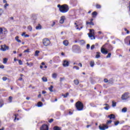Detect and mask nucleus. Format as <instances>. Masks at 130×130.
<instances>
[{
	"label": "nucleus",
	"mask_w": 130,
	"mask_h": 130,
	"mask_svg": "<svg viewBox=\"0 0 130 130\" xmlns=\"http://www.w3.org/2000/svg\"><path fill=\"white\" fill-rule=\"evenodd\" d=\"M3 13H4V10H3V9L0 8V16L1 15H3Z\"/></svg>",
	"instance_id": "72a5a7b5"
},
{
	"label": "nucleus",
	"mask_w": 130,
	"mask_h": 130,
	"mask_svg": "<svg viewBox=\"0 0 130 130\" xmlns=\"http://www.w3.org/2000/svg\"><path fill=\"white\" fill-rule=\"evenodd\" d=\"M38 98H40V97H41V94H39L38 95Z\"/></svg>",
	"instance_id": "e2e57ef3"
},
{
	"label": "nucleus",
	"mask_w": 130,
	"mask_h": 130,
	"mask_svg": "<svg viewBox=\"0 0 130 130\" xmlns=\"http://www.w3.org/2000/svg\"><path fill=\"white\" fill-rule=\"evenodd\" d=\"M40 53V51H39V50L36 51L35 56H38V54H39Z\"/></svg>",
	"instance_id": "aec40b11"
},
{
	"label": "nucleus",
	"mask_w": 130,
	"mask_h": 130,
	"mask_svg": "<svg viewBox=\"0 0 130 130\" xmlns=\"http://www.w3.org/2000/svg\"><path fill=\"white\" fill-rule=\"evenodd\" d=\"M112 122V121L111 120H109L107 121V124H108L109 123H111Z\"/></svg>",
	"instance_id": "3c124183"
},
{
	"label": "nucleus",
	"mask_w": 130,
	"mask_h": 130,
	"mask_svg": "<svg viewBox=\"0 0 130 130\" xmlns=\"http://www.w3.org/2000/svg\"><path fill=\"white\" fill-rule=\"evenodd\" d=\"M42 94H46V91H44V90H43L42 91Z\"/></svg>",
	"instance_id": "bf43d9fd"
},
{
	"label": "nucleus",
	"mask_w": 130,
	"mask_h": 130,
	"mask_svg": "<svg viewBox=\"0 0 130 130\" xmlns=\"http://www.w3.org/2000/svg\"><path fill=\"white\" fill-rule=\"evenodd\" d=\"M128 93H125L123 94H122L121 96L122 100H126L127 98H128Z\"/></svg>",
	"instance_id": "423d86ee"
},
{
	"label": "nucleus",
	"mask_w": 130,
	"mask_h": 130,
	"mask_svg": "<svg viewBox=\"0 0 130 130\" xmlns=\"http://www.w3.org/2000/svg\"><path fill=\"white\" fill-rule=\"evenodd\" d=\"M27 28L28 30H29V31H32V26H28Z\"/></svg>",
	"instance_id": "4c0bfd02"
},
{
	"label": "nucleus",
	"mask_w": 130,
	"mask_h": 130,
	"mask_svg": "<svg viewBox=\"0 0 130 130\" xmlns=\"http://www.w3.org/2000/svg\"><path fill=\"white\" fill-rule=\"evenodd\" d=\"M96 9H101V5H96Z\"/></svg>",
	"instance_id": "e433bc0d"
},
{
	"label": "nucleus",
	"mask_w": 130,
	"mask_h": 130,
	"mask_svg": "<svg viewBox=\"0 0 130 130\" xmlns=\"http://www.w3.org/2000/svg\"><path fill=\"white\" fill-rule=\"evenodd\" d=\"M69 95V92L66 93V94H62V96H63V97L64 98H67V97H68V95Z\"/></svg>",
	"instance_id": "473e14b6"
},
{
	"label": "nucleus",
	"mask_w": 130,
	"mask_h": 130,
	"mask_svg": "<svg viewBox=\"0 0 130 130\" xmlns=\"http://www.w3.org/2000/svg\"><path fill=\"white\" fill-rule=\"evenodd\" d=\"M1 47L0 50H1V51H7V50H9V49H10L9 46H7L6 44L1 45Z\"/></svg>",
	"instance_id": "20e7f679"
},
{
	"label": "nucleus",
	"mask_w": 130,
	"mask_h": 130,
	"mask_svg": "<svg viewBox=\"0 0 130 130\" xmlns=\"http://www.w3.org/2000/svg\"><path fill=\"white\" fill-rule=\"evenodd\" d=\"M42 80L44 82H47V78L46 77H43Z\"/></svg>",
	"instance_id": "b1692460"
},
{
	"label": "nucleus",
	"mask_w": 130,
	"mask_h": 130,
	"mask_svg": "<svg viewBox=\"0 0 130 130\" xmlns=\"http://www.w3.org/2000/svg\"><path fill=\"white\" fill-rule=\"evenodd\" d=\"M92 15L93 16V18H94V16H97V12L96 11H94L92 12Z\"/></svg>",
	"instance_id": "c756f323"
},
{
	"label": "nucleus",
	"mask_w": 130,
	"mask_h": 130,
	"mask_svg": "<svg viewBox=\"0 0 130 130\" xmlns=\"http://www.w3.org/2000/svg\"><path fill=\"white\" fill-rule=\"evenodd\" d=\"M7 61H8V58H4L3 59V63H7Z\"/></svg>",
	"instance_id": "cd10ccee"
},
{
	"label": "nucleus",
	"mask_w": 130,
	"mask_h": 130,
	"mask_svg": "<svg viewBox=\"0 0 130 130\" xmlns=\"http://www.w3.org/2000/svg\"><path fill=\"white\" fill-rule=\"evenodd\" d=\"M64 80V78H60V82H62V80Z\"/></svg>",
	"instance_id": "5fc2aeb1"
},
{
	"label": "nucleus",
	"mask_w": 130,
	"mask_h": 130,
	"mask_svg": "<svg viewBox=\"0 0 130 130\" xmlns=\"http://www.w3.org/2000/svg\"><path fill=\"white\" fill-rule=\"evenodd\" d=\"M78 66H80L81 67V68H82V63H79Z\"/></svg>",
	"instance_id": "774afa93"
},
{
	"label": "nucleus",
	"mask_w": 130,
	"mask_h": 130,
	"mask_svg": "<svg viewBox=\"0 0 130 130\" xmlns=\"http://www.w3.org/2000/svg\"><path fill=\"white\" fill-rule=\"evenodd\" d=\"M63 44L65 46H68L69 45V41L68 40H64L63 41Z\"/></svg>",
	"instance_id": "ddd939ff"
},
{
	"label": "nucleus",
	"mask_w": 130,
	"mask_h": 130,
	"mask_svg": "<svg viewBox=\"0 0 130 130\" xmlns=\"http://www.w3.org/2000/svg\"><path fill=\"white\" fill-rule=\"evenodd\" d=\"M38 107H41L42 106V103L41 102H40L38 103Z\"/></svg>",
	"instance_id": "7c9ffc66"
},
{
	"label": "nucleus",
	"mask_w": 130,
	"mask_h": 130,
	"mask_svg": "<svg viewBox=\"0 0 130 130\" xmlns=\"http://www.w3.org/2000/svg\"><path fill=\"white\" fill-rule=\"evenodd\" d=\"M55 25V22H53V23L52 24V27H53Z\"/></svg>",
	"instance_id": "4d7b16f0"
},
{
	"label": "nucleus",
	"mask_w": 130,
	"mask_h": 130,
	"mask_svg": "<svg viewBox=\"0 0 130 130\" xmlns=\"http://www.w3.org/2000/svg\"><path fill=\"white\" fill-rule=\"evenodd\" d=\"M40 130H48V126L46 124H43L40 127Z\"/></svg>",
	"instance_id": "6e6552de"
},
{
	"label": "nucleus",
	"mask_w": 130,
	"mask_h": 130,
	"mask_svg": "<svg viewBox=\"0 0 130 130\" xmlns=\"http://www.w3.org/2000/svg\"><path fill=\"white\" fill-rule=\"evenodd\" d=\"M3 34H4L5 36L8 34V30H7V29H4V30L3 32Z\"/></svg>",
	"instance_id": "dca6fc26"
},
{
	"label": "nucleus",
	"mask_w": 130,
	"mask_h": 130,
	"mask_svg": "<svg viewBox=\"0 0 130 130\" xmlns=\"http://www.w3.org/2000/svg\"><path fill=\"white\" fill-rule=\"evenodd\" d=\"M3 31H4V29H3V28L0 27V35H1V34H3Z\"/></svg>",
	"instance_id": "c9c22d12"
},
{
	"label": "nucleus",
	"mask_w": 130,
	"mask_h": 130,
	"mask_svg": "<svg viewBox=\"0 0 130 130\" xmlns=\"http://www.w3.org/2000/svg\"><path fill=\"white\" fill-rule=\"evenodd\" d=\"M89 38L93 40L95 39V34L94 33V29H89V33L88 34Z\"/></svg>",
	"instance_id": "7ed1b4c3"
},
{
	"label": "nucleus",
	"mask_w": 130,
	"mask_h": 130,
	"mask_svg": "<svg viewBox=\"0 0 130 130\" xmlns=\"http://www.w3.org/2000/svg\"><path fill=\"white\" fill-rule=\"evenodd\" d=\"M41 28V25H40V24H39L38 25L36 26V29H37V30H40Z\"/></svg>",
	"instance_id": "2eb2a0df"
},
{
	"label": "nucleus",
	"mask_w": 130,
	"mask_h": 130,
	"mask_svg": "<svg viewBox=\"0 0 130 130\" xmlns=\"http://www.w3.org/2000/svg\"><path fill=\"white\" fill-rule=\"evenodd\" d=\"M19 40V37L17 36L15 37V40H16V41H17Z\"/></svg>",
	"instance_id": "6e6d98bb"
},
{
	"label": "nucleus",
	"mask_w": 130,
	"mask_h": 130,
	"mask_svg": "<svg viewBox=\"0 0 130 130\" xmlns=\"http://www.w3.org/2000/svg\"><path fill=\"white\" fill-rule=\"evenodd\" d=\"M7 7H9V4L8 3H6L4 5V8H5V10H7Z\"/></svg>",
	"instance_id": "f704fd0d"
},
{
	"label": "nucleus",
	"mask_w": 130,
	"mask_h": 130,
	"mask_svg": "<svg viewBox=\"0 0 130 130\" xmlns=\"http://www.w3.org/2000/svg\"><path fill=\"white\" fill-rule=\"evenodd\" d=\"M52 76L53 79H56V77H57V74H56V73H54L52 74Z\"/></svg>",
	"instance_id": "412c9836"
},
{
	"label": "nucleus",
	"mask_w": 130,
	"mask_h": 130,
	"mask_svg": "<svg viewBox=\"0 0 130 130\" xmlns=\"http://www.w3.org/2000/svg\"><path fill=\"white\" fill-rule=\"evenodd\" d=\"M86 48H87V49H89V48H90V44H87V45H86Z\"/></svg>",
	"instance_id": "09e8293b"
},
{
	"label": "nucleus",
	"mask_w": 130,
	"mask_h": 130,
	"mask_svg": "<svg viewBox=\"0 0 130 130\" xmlns=\"http://www.w3.org/2000/svg\"><path fill=\"white\" fill-rule=\"evenodd\" d=\"M64 22V16H61L60 18V20L59 21V23L60 24H63Z\"/></svg>",
	"instance_id": "9b49d317"
},
{
	"label": "nucleus",
	"mask_w": 130,
	"mask_h": 130,
	"mask_svg": "<svg viewBox=\"0 0 130 130\" xmlns=\"http://www.w3.org/2000/svg\"><path fill=\"white\" fill-rule=\"evenodd\" d=\"M101 52H102L103 54H107V53H108V50H107V49L105 48L102 47L101 49Z\"/></svg>",
	"instance_id": "0eeeda50"
},
{
	"label": "nucleus",
	"mask_w": 130,
	"mask_h": 130,
	"mask_svg": "<svg viewBox=\"0 0 130 130\" xmlns=\"http://www.w3.org/2000/svg\"><path fill=\"white\" fill-rule=\"evenodd\" d=\"M108 81V84H113V80L112 79H110Z\"/></svg>",
	"instance_id": "c85d7f7f"
},
{
	"label": "nucleus",
	"mask_w": 130,
	"mask_h": 130,
	"mask_svg": "<svg viewBox=\"0 0 130 130\" xmlns=\"http://www.w3.org/2000/svg\"><path fill=\"white\" fill-rule=\"evenodd\" d=\"M17 42H19V43H21V41L20 40H18V41H17Z\"/></svg>",
	"instance_id": "338daca9"
},
{
	"label": "nucleus",
	"mask_w": 130,
	"mask_h": 130,
	"mask_svg": "<svg viewBox=\"0 0 130 130\" xmlns=\"http://www.w3.org/2000/svg\"><path fill=\"white\" fill-rule=\"evenodd\" d=\"M104 105L106 106L104 107V109L106 110H108V109H109V105H108L107 104H105Z\"/></svg>",
	"instance_id": "4468645a"
},
{
	"label": "nucleus",
	"mask_w": 130,
	"mask_h": 130,
	"mask_svg": "<svg viewBox=\"0 0 130 130\" xmlns=\"http://www.w3.org/2000/svg\"><path fill=\"white\" fill-rule=\"evenodd\" d=\"M3 105H4L3 102H0V107H3Z\"/></svg>",
	"instance_id": "8fccbe9b"
},
{
	"label": "nucleus",
	"mask_w": 130,
	"mask_h": 130,
	"mask_svg": "<svg viewBox=\"0 0 130 130\" xmlns=\"http://www.w3.org/2000/svg\"><path fill=\"white\" fill-rule=\"evenodd\" d=\"M25 34H26V32H23L21 35V36H25V35H26Z\"/></svg>",
	"instance_id": "13d9d810"
},
{
	"label": "nucleus",
	"mask_w": 130,
	"mask_h": 130,
	"mask_svg": "<svg viewBox=\"0 0 130 130\" xmlns=\"http://www.w3.org/2000/svg\"><path fill=\"white\" fill-rule=\"evenodd\" d=\"M9 100L10 102H12V100H13V97L12 96H9Z\"/></svg>",
	"instance_id": "ea45409f"
},
{
	"label": "nucleus",
	"mask_w": 130,
	"mask_h": 130,
	"mask_svg": "<svg viewBox=\"0 0 130 130\" xmlns=\"http://www.w3.org/2000/svg\"><path fill=\"white\" fill-rule=\"evenodd\" d=\"M53 119L52 118L49 120V122L50 123H51V122H53Z\"/></svg>",
	"instance_id": "49530a36"
},
{
	"label": "nucleus",
	"mask_w": 130,
	"mask_h": 130,
	"mask_svg": "<svg viewBox=\"0 0 130 130\" xmlns=\"http://www.w3.org/2000/svg\"><path fill=\"white\" fill-rule=\"evenodd\" d=\"M24 37H29V36L28 35H24Z\"/></svg>",
	"instance_id": "69168bd1"
},
{
	"label": "nucleus",
	"mask_w": 130,
	"mask_h": 130,
	"mask_svg": "<svg viewBox=\"0 0 130 130\" xmlns=\"http://www.w3.org/2000/svg\"><path fill=\"white\" fill-rule=\"evenodd\" d=\"M87 25H92V26H94V23L92 21L91 22H86Z\"/></svg>",
	"instance_id": "6ab92c4d"
},
{
	"label": "nucleus",
	"mask_w": 130,
	"mask_h": 130,
	"mask_svg": "<svg viewBox=\"0 0 130 130\" xmlns=\"http://www.w3.org/2000/svg\"><path fill=\"white\" fill-rule=\"evenodd\" d=\"M18 80H19V81H22V77L19 78L18 79Z\"/></svg>",
	"instance_id": "680f3d73"
},
{
	"label": "nucleus",
	"mask_w": 130,
	"mask_h": 130,
	"mask_svg": "<svg viewBox=\"0 0 130 130\" xmlns=\"http://www.w3.org/2000/svg\"><path fill=\"white\" fill-rule=\"evenodd\" d=\"M75 106L79 111H81L82 109L84 108V105H83V103L82 102L78 101L77 102Z\"/></svg>",
	"instance_id": "f03ea898"
},
{
	"label": "nucleus",
	"mask_w": 130,
	"mask_h": 130,
	"mask_svg": "<svg viewBox=\"0 0 130 130\" xmlns=\"http://www.w3.org/2000/svg\"><path fill=\"white\" fill-rule=\"evenodd\" d=\"M100 52H96V55H95V57L96 58H99V57H100Z\"/></svg>",
	"instance_id": "f3484780"
},
{
	"label": "nucleus",
	"mask_w": 130,
	"mask_h": 130,
	"mask_svg": "<svg viewBox=\"0 0 130 130\" xmlns=\"http://www.w3.org/2000/svg\"><path fill=\"white\" fill-rule=\"evenodd\" d=\"M57 8H59V11L61 13H67V12H69V6L67 5H63L62 6L58 5Z\"/></svg>",
	"instance_id": "f257e3e1"
},
{
	"label": "nucleus",
	"mask_w": 130,
	"mask_h": 130,
	"mask_svg": "<svg viewBox=\"0 0 130 130\" xmlns=\"http://www.w3.org/2000/svg\"><path fill=\"white\" fill-rule=\"evenodd\" d=\"M29 49H27L26 50H24L23 52H29Z\"/></svg>",
	"instance_id": "79ce46f5"
},
{
	"label": "nucleus",
	"mask_w": 130,
	"mask_h": 130,
	"mask_svg": "<svg viewBox=\"0 0 130 130\" xmlns=\"http://www.w3.org/2000/svg\"><path fill=\"white\" fill-rule=\"evenodd\" d=\"M4 4H7V1L6 0H3Z\"/></svg>",
	"instance_id": "052dcab7"
},
{
	"label": "nucleus",
	"mask_w": 130,
	"mask_h": 130,
	"mask_svg": "<svg viewBox=\"0 0 130 130\" xmlns=\"http://www.w3.org/2000/svg\"><path fill=\"white\" fill-rule=\"evenodd\" d=\"M0 69H5V66L4 65L0 66Z\"/></svg>",
	"instance_id": "864d4df0"
},
{
	"label": "nucleus",
	"mask_w": 130,
	"mask_h": 130,
	"mask_svg": "<svg viewBox=\"0 0 130 130\" xmlns=\"http://www.w3.org/2000/svg\"><path fill=\"white\" fill-rule=\"evenodd\" d=\"M95 47V45H92L91 46V50H92V49H94V48Z\"/></svg>",
	"instance_id": "c03bdc74"
},
{
	"label": "nucleus",
	"mask_w": 130,
	"mask_h": 130,
	"mask_svg": "<svg viewBox=\"0 0 130 130\" xmlns=\"http://www.w3.org/2000/svg\"><path fill=\"white\" fill-rule=\"evenodd\" d=\"M94 61H91L90 62V67H91V68H93V67H94Z\"/></svg>",
	"instance_id": "bb28decb"
},
{
	"label": "nucleus",
	"mask_w": 130,
	"mask_h": 130,
	"mask_svg": "<svg viewBox=\"0 0 130 130\" xmlns=\"http://www.w3.org/2000/svg\"><path fill=\"white\" fill-rule=\"evenodd\" d=\"M4 129H5V127H2V128L0 129V130H4Z\"/></svg>",
	"instance_id": "0e129e2a"
},
{
	"label": "nucleus",
	"mask_w": 130,
	"mask_h": 130,
	"mask_svg": "<svg viewBox=\"0 0 130 130\" xmlns=\"http://www.w3.org/2000/svg\"><path fill=\"white\" fill-rule=\"evenodd\" d=\"M124 30H125V31H126L127 34H128V33H129V31L127 30V29L124 28Z\"/></svg>",
	"instance_id": "603ef678"
},
{
	"label": "nucleus",
	"mask_w": 130,
	"mask_h": 130,
	"mask_svg": "<svg viewBox=\"0 0 130 130\" xmlns=\"http://www.w3.org/2000/svg\"><path fill=\"white\" fill-rule=\"evenodd\" d=\"M108 117L110 118V119H115V116L114 114H110L108 116Z\"/></svg>",
	"instance_id": "f8f14e48"
},
{
	"label": "nucleus",
	"mask_w": 130,
	"mask_h": 130,
	"mask_svg": "<svg viewBox=\"0 0 130 130\" xmlns=\"http://www.w3.org/2000/svg\"><path fill=\"white\" fill-rule=\"evenodd\" d=\"M111 56V53H109L108 54V55L106 56V57H107V58H110Z\"/></svg>",
	"instance_id": "2f4dec72"
},
{
	"label": "nucleus",
	"mask_w": 130,
	"mask_h": 130,
	"mask_svg": "<svg viewBox=\"0 0 130 130\" xmlns=\"http://www.w3.org/2000/svg\"><path fill=\"white\" fill-rule=\"evenodd\" d=\"M54 130H60V127L57 126H55L53 128Z\"/></svg>",
	"instance_id": "4be33fe9"
},
{
	"label": "nucleus",
	"mask_w": 130,
	"mask_h": 130,
	"mask_svg": "<svg viewBox=\"0 0 130 130\" xmlns=\"http://www.w3.org/2000/svg\"><path fill=\"white\" fill-rule=\"evenodd\" d=\"M73 69H76V70H78L79 68V67H78V66H74L73 67Z\"/></svg>",
	"instance_id": "37998d69"
},
{
	"label": "nucleus",
	"mask_w": 130,
	"mask_h": 130,
	"mask_svg": "<svg viewBox=\"0 0 130 130\" xmlns=\"http://www.w3.org/2000/svg\"><path fill=\"white\" fill-rule=\"evenodd\" d=\"M69 66H70V63H69V61H67L66 60H64L63 61V66L69 67Z\"/></svg>",
	"instance_id": "9d476101"
},
{
	"label": "nucleus",
	"mask_w": 130,
	"mask_h": 130,
	"mask_svg": "<svg viewBox=\"0 0 130 130\" xmlns=\"http://www.w3.org/2000/svg\"><path fill=\"white\" fill-rule=\"evenodd\" d=\"M126 111H127V109H126V108H123L122 109V112L125 113V112H126Z\"/></svg>",
	"instance_id": "a878e982"
},
{
	"label": "nucleus",
	"mask_w": 130,
	"mask_h": 130,
	"mask_svg": "<svg viewBox=\"0 0 130 130\" xmlns=\"http://www.w3.org/2000/svg\"><path fill=\"white\" fill-rule=\"evenodd\" d=\"M104 82L105 83H108V79L106 78L104 79Z\"/></svg>",
	"instance_id": "a18cd8bd"
},
{
	"label": "nucleus",
	"mask_w": 130,
	"mask_h": 130,
	"mask_svg": "<svg viewBox=\"0 0 130 130\" xmlns=\"http://www.w3.org/2000/svg\"><path fill=\"white\" fill-rule=\"evenodd\" d=\"M18 62L20 66H22V64H23V62L21 60H18Z\"/></svg>",
	"instance_id": "a19ab883"
},
{
	"label": "nucleus",
	"mask_w": 130,
	"mask_h": 130,
	"mask_svg": "<svg viewBox=\"0 0 130 130\" xmlns=\"http://www.w3.org/2000/svg\"><path fill=\"white\" fill-rule=\"evenodd\" d=\"M74 84H75V85H79V80H75L74 81Z\"/></svg>",
	"instance_id": "393cba45"
},
{
	"label": "nucleus",
	"mask_w": 130,
	"mask_h": 130,
	"mask_svg": "<svg viewBox=\"0 0 130 130\" xmlns=\"http://www.w3.org/2000/svg\"><path fill=\"white\" fill-rule=\"evenodd\" d=\"M112 107H115L116 106V102H115L114 101L112 102Z\"/></svg>",
	"instance_id": "a211bd4d"
},
{
	"label": "nucleus",
	"mask_w": 130,
	"mask_h": 130,
	"mask_svg": "<svg viewBox=\"0 0 130 130\" xmlns=\"http://www.w3.org/2000/svg\"><path fill=\"white\" fill-rule=\"evenodd\" d=\"M119 124V122L118 121H117L114 122L115 125H118Z\"/></svg>",
	"instance_id": "58836bf2"
},
{
	"label": "nucleus",
	"mask_w": 130,
	"mask_h": 130,
	"mask_svg": "<svg viewBox=\"0 0 130 130\" xmlns=\"http://www.w3.org/2000/svg\"><path fill=\"white\" fill-rule=\"evenodd\" d=\"M8 78H7V77H4L3 78V81H7V79Z\"/></svg>",
	"instance_id": "de8ad7c7"
},
{
	"label": "nucleus",
	"mask_w": 130,
	"mask_h": 130,
	"mask_svg": "<svg viewBox=\"0 0 130 130\" xmlns=\"http://www.w3.org/2000/svg\"><path fill=\"white\" fill-rule=\"evenodd\" d=\"M99 128L101 130H105L108 128V126L104 125V126H99Z\"/></svg>",
	"instance_id": "1a4fd4ad"
},
{
	"label": "nucleus",
	"mask_w": 130,
	"mask_h": 130,
	"mask_svg": "<svg viewBox=\"0 0 130 130\" xmlns=\"http://www.w3.org/2000/svg\"><path fill=\"white\" fill-rule=\"evenodd\" d=\"M52 89H53V86L51 85L50 87H49V90L51 92H53V90Z\"/></svg>",
	"instance_id": "5701e85b"
},
{
	"label": "nucleus",
	"mask_w": 130,
	"mask_h": 130,
	"mask_svg": "<svg viewBox=\"0 0 130 130\" xmlns=\"http://www.w3.org/2000/svg\"><path fill=\"white\" fill-rule=\"evenodd\" d=\"M43 44L44 46H48V45H50V41L48 39H44L43 40Z\"/></svg>",
	"instance_id": "39448f33"
}]
</instances>
